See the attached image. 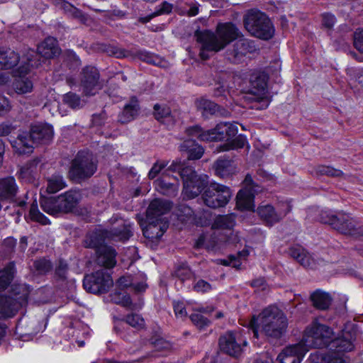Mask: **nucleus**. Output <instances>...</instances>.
<instances>
[{"label": "nucleus", "mask_w": 363, "mask_h": 363, "mask_svg": "<svg viewBox=\"0 0 363 363\" xmlns=\"http://www.w3.org/2000/svg\"><path fill=\"white\" fill-rule=\"evenodd\" d=\"M290 211L289 206H287L284 211H277L273 206L268 203L259 205L257 208V213L260 219L269 226L280 222Z\"/></svg>", "instance_id": "obj_16"}, {"label": "nucleus", "mask_w": 363, "mask_h": 363, "mask_svg": "<svg viewBox=\"0 0 363 363\" xmlns=\"http://www.w3.org/2000/svg\"><path fill=\"white\" fill-rule=\"evenodd\" d=\"M255 50L254 42L247 39L237 40L231 48L225 52V58L232 63L242 62L245 56Z\"/></svg>", "instance_id": "obj_13"}, {"label": "nucleus", "mask_w": 363, "mask_h": 363, "mask_svg": "<svg viewBox=\"0 0 363 363\" xmlns=\"http://www.w3.org/2000/svg\"><path fill=\"white\" fill-rule=\"evenodd\" d=\"M288 253L304 267H309L313 264L311 255L300 245L291 247Z\"/></svg>", "instance_id": "obj_35"}, {"label": "nucleus", "mask_w": 363, "mask_h": 363, "mask_svg": "<svg viewBox=\"0 0 363 363\" xmlns=\"http://www.w3.org/2000/svg\"><path fill=\"white\" fill-rule=\"evenodd\" d=\"M173 7V4L166 1H163L160 5L156 7L155 11L150 17L140 18V21L142 23H146L149 21L152 17L164 14H169L172 11Z\"/></svg>", "instance_id": "obj_51"}, {"label": "nucleus", "mask_w": 363, "mask_h": 363, "mask_svg": "<svg viewBox=\"0 0 363 363\" xmlns=\"http://www.w3.org/2000/svg\"><path fill=\"white\" fill-rule=\"evenodd\" d=\"M246 143V137L243 135H239L232 140L220 145V151L241 149L244 147Z\"/></svg>", "instance_id": "obj_48"}, {"label": "nucleus", "mask_w": 363, "mask_h": 363, "mask_svg": "<svg viewBox=\"0 0 363 363\" xmlns=\"http://www.w3.org/2000/svg\"><path fill=\"white\" fill-rule=\"evenodd\" d=\"M238 131L236 125L230 123H220L214 128L208 130L209 133L208 142L228 140L235 137Z\"/></svg>", "instance_id": "obj_17"}, {"label": "nucleus", "mask_w": 363, "mask_h": 363, "mask_svg": "<svg viewBox=\"0 0 363 363\" xmlns=\"http://www.w3.org/2000/svg\"><path fill=\"white\" fill-rule=\"evenodd\" d=\"M33 82L28 78L18 77L13 82V89L18 94L29 93L33 89Z\"/></svg>", "instance_id": "obj_49"}, {"label": "nucleus", "mask_w": 363, "mask_h": 363, "mask_svg": "<svg viewBox=\"0 0 363 363\" xmlns=\"http://www.w3.org/2000/svg\"><path fill=\"white\" fill-rule=\"evenodd\" d=\"M97 170V162L89 151L78 152L72 160L69 177L76 183H81L91 178Z\"/></svg>", "instance_id": "obj_6"}, {"label": "nucleus", "mask_w": 363, "mask_h": 363, "mask_svg": "<svg viewBox=\"0 0 363 363\" xmlns=\"http://www.w3.org/2000/svg\"><path fill=\"white\" fill-rule=\"evenodd\" d=\"M168 164L167 161L161 160V161H157L154 164L152 165V168L149 171L148 173V178L150 179H154L155 177H157L159 174L161 172L162 169H164Z\"/></svg>", "instance_id": "obj_60"}, {"label": "nucleus", "mask_w": 363, "mask_h": 363, "mask_svg": "<svg viewBox=\"0 0 363 363\" xmlns=\"http://www.w3.org/2000/svg\"><path fill=\"white\" fill-rule=\"evenodd\" d=\"M179 150L186 154L189 160H199L204 152L202 146L196 143L194 139H188L182 142L179 146Z\"/></svg>", "instance_id": "obj_31"}, {"label": "nucleus", "mask_w": 363, "mask_h": 363, "mask_svg": "<svg viewBox=\"0 0 363 363\" xmlns=\"http://www.w3.org/2000/svg\"><path fill=\"white\" fill-rule=\"evenodd\" d=\"M206 184L207 181L204 178L199 175L194 176L183 184L184 196L189 199L196 197L205 189Z\"/></svg>", "instance_id": "obj_22"}, {"label": "nucleus", "mask_w": 363, "mask_h": 363, "mask_svg": "<svg viewBox=\"0 0 363 363\" xmlns=\"http://www.w3.org/2000/svg\"><path fill=\"white\" fill-rule=\"evenodd\" d=\"M110 301L120 305L128 310H136L138 308L136 303H133L130 296L123 290L116 289L113 292L109 294Z\"/></svg>", "instance_id": "obj_33"}, {"label": "nucleus", "mask_w": 363, "mask_h": 363, "mask_svg": "<svg viewBox=\"0 0 363 363\" xmlns=\"http://www.w3.org/2000/svg\"><path fill=\"white\" fill-rule=\"evenodd\" d=\"M26 58V65H23L20 67L21 73H27L29 70L30 67H38L43 62H44V59L41 60V56L38 53V52H35L33 50H28L27 53L23 56V58Z\"/></svg>", "instance_id": "obj_39"}, {"label": "nucleus", "mask_w": 363, "mask_h": 363, "mask_svg": "<svg viewBox=\"0 0 363 363\" xmlns=\"http://www.w3.org/2000/svg\"><path fill=\"white\" fill-rule=\"evenodd\" d=\"M236 224V215L229 213L217 216L212 223V229L225 230L226 233L233 229Z\"/></svg>", "instance_id": "obj_34"}, {"label": "nucleus", "mask_w": 363, "mask_h": 363, "mask_svg": "<svg viewBox=\"0 0 363 363\" xmlns=\"http://www.w3.org/2000/svg\"><path fill=\"white\" fill-rule=\"evenodd\" d=\"M354 46L359 52H363V30L354 33Z\"/></svg>", "instance_id": "obj_64"}, {"label": "nucleus", "mask_w": 363, "mask_h": 363, "mask_svg": "<svg viewBox=\"0 0 363 363\" xmlns=\"http://www.w3.org/2000/svg\"><path fill=\"white\" fill-rule=\"evenodd\" d=\"M96 262L99 265L106 269H111L116 264V252L114 248L110 246L99 247L96 252Z\"/></svg>", "instance_id": "obj_24"}, {"label": "nucleus", "mask_w": 363, "mask_h": 363, "mask_svg": "<svg viewBox=\"0 0 363 363\" xmlns=\"http://www.w3.org/2000/svg\"><path fill=\"white\" fill-rule=\"evenodd\" d=\"M308 349L297 343L286 347L277 357L279 363H300Z\"/></svg>", "instance_id": "obj_18"}, {"label": "nucleus", "mask_w": 363, "mask_h": 363, "mask_svg": "<svg viewBox=\"0 0 363 363\" xmlns=\"http://www.w3.org/2000/svg\"><path fill=\"white\" fill-rule=\"evenodd\" d=\"M154 116L156 120L162 123H173L175 121L172 111L166 104H155L154 106Z\"/></svg>", "instance_id": "obj_38"}, {"label": "nucleus", "mask_w": 363, "mask_h": 363, "mask_svg": "<svg viewBox=\"0 0 363 363\" xmlns=\"http://www.w3.org/2000/svg\"><path fill=\"white\" fill-rule=\"evenodd\" d=\"M186 133L191 138H196L201 141L208 142L209 133L208 130H203L199 125L189 127L186 129Z\"/></svg>", "instance_id": "obj_54"}, {"label": "nucleus", "mask_w": 363, "mask_h": 363, "mask_svg": "<svg viewBox=\"0 0 363 363\" xmlns=\"http://www.w3.org/2000/svg\"><path fill=\"white\" fill-rule=\"evenodd\" d=\"M193 289L198 293H207L212 289V286L208 281L199 279L194 284Z\"/></svg>", "instance_id": "obj_62"}, {"label": "nucleus", "mask_w": 363, "mask_h": 363, "mask_svg": "<svg viewBox=\"0 0 363 363\" xmlns=\"http://www.w3.org/2000/svg\"><path fill=\"white\" fill-rule=\"evenodd\" d=\"M149 342L159 351L169 350L172 348L171 343L157 334L152 335L149 339Z\"/></svg>", "instance_id": "obj_53"}, {"label": "nucleus", "mask_w": 363, "mask_h": 363, "mask_svg": "<svg viewBox=\"0 0 363 363\" xmlns=\"http://www.w3.org/2000/svg\"><path fill=\"white\" fill-rule=\"evenodd\" d=\"M147 225L143 228V235L152 242H158L168 228V222L147 220Z\"/></svg>", "instance_id": "obj_21"}, {"label": "nucleus", "mask_w": 363, "mask_h": 363, "mask_svg": "<svg viewBox=\"0 0 363 363\" xmlns=\"http://www.w3.org/2000/svg\"><path fill=\"white\" fill-rule=\"evenodd\" d=\"M355 339L354 332L345 330L341 337L330 340L328 346L335 353L350 352L354 349L353 342Z\"/></svg>", "instance_id": "obj_19"}, {"label": "nucleus", "mask_w": 363, "mask_h": 363, "mask_svg": "<svg viewBox=\"0 0 363 363\" xmlns=\"http://www.w3.org/2000/svg\"><path fill=\"white\" fill-rule=\"evenodd\" d=\"M322 18V23L321 25L323 28L331 30L335 23H336V18L335 16L332 14L331 13H324L321 14Z\"/></svg>", "instance_id": "obj_61"}, {"label": "nucleus", "mask_w": 363, "mask_h": 363, "mask_svg": "<svg viewBox=\"0 0 363 363\" xmlns=\"http://www.w3.org/2000/svg\"><path fill=\"white\" fill-rule=\"evenodd\" d=\"M63 101L72 109H79L83 107L84 103L80 96L73 92H68L63 96Z\"/></svg>", "instance_id": "obj_52"}, {"label": "nucleus", "mask_w": 363, "mask_h": 363, "mask_svg": "<svg viewBox=\"0 0 363 363\" xmlns=\"http://www.w3.org/2000/svg\"><path fill=\"white\" fill-rule=\"evenodd\" d=\"M321 221L344 235L357 238L363 234V230L357 226L356 222L348 214L339 213L336 215H323Z\"/></svg>", "instance_id": "obj_8"}, {"label": "nucleus", "mask_w": 363, "mask_h": 363, "mask_svg": "<svg viewBox=\"0 0 363 363\" xmlns=\"http://www.w3.org/2000/svg\"><path fill=\"white\" fill-rule=\"evenodd\" d=\"M20 60L18 53L10 49L2 50L1 69H11L16 66Z\"/></svg>", "instance_id": "obj_41"}, {"label": "nucleus", "mask_w": 363, "mask_h": 363, "mask_svg": "<svg viewBox=\"0 0 363 363\" xmlns=\"http://www.w3.org/2000/svg\"><path fill=\"white\" fill-rule=\"evenodd\" d=\"M213 238L216 239V243H227L236 245L240 241V238L238 232H234L233 229L225 233H213Z\"/></svg>", "instance_id": "obj_44"}, {"label": "nucleus", "mask_w": 363, "mask_h": 363, "mask_svg": "<svg viewBox=\"0 0 363 363\" xmlns=\"http://www.w3.org/2000/svg\"><path fill=\"white\" fill-rule=\"evenodd\" d=\"M121 322H125L126 324L136 329L143 328L145 325L144 319L140 315L136 313L128 315L124 320H121Z\"/></svg>", "instance_id": "obj_58"}, {"label": "nucleus", "mask_w": 363, "mask_h": 363, "mask_svg": "<svg viewBox=\"0 0 363 363\" xmlns=\"http://www.w3.org/2000/svg\"><path fill=\"white\" fill-rule=\"evenodd\" d=\"M190 319L199 330H203L211 324V321L207 318L198 313L191 314Z\"/></svg>", "instance_id": "obj_59"}, {"label": "nucleus", "mask_w": 363, "mask_h": 363, "mask_svg": "<svg viewBox=\"0 0 363 363\" xmlns=\"http://www.w3.org/2000/svg\"><path fill=\"white\" fill-rule=\"evenodd\" d=\"M39 161L38 160H33L28 162L26 164L21 167L18 173L19 174V178L22 179H26L30 181L33 177V173L36 168Z\"/></svg>", "instance_id": "obj_50"}, {"label": "nucleus", "mask_w": 363, "mask_h": 363, "mask_svg": "<svg viewBox=\"0 0 363 363\" xmlns=\"http://www.w3.org/2000/svg\"><path fill=\"white\" fill-rule=\"evenodd\" d=\"M258 192L248 189H240L236 196V206L240 211H255V195Z\"/></svg>", "instance_id": "obj_29"}, {"label": "nucleus", "mask_w": 363, "mask_h": 363, "mask_svg": "<svg viewBox=\"0 0 363 363\" xmlns=\"http://www.w3.org/2000/svg\"><path fill=\"white\" fill-rule=\"evenodd\" d=\"M113 284V281L111 274L104 269L87 274L83 279L84 289L94 294L107 292Z\"/></svg>", "instance_id": "obj_10"}, {"label": "nucleus", "mask_w": 363, "mask_h": 363, "mask_svg": "<svg viewBox=\"0 0 363 363\" xmlns=\"http://www.w3.org/2000/svg\"><path fill=\"white\" fill-rule=\"evenodd\" d=\"M18 186L13 177H6L0 179V199L1 201H9L16 203L21 208L26 206L25 201H18L17 194Z\"/></svg>", "instance_id": "obj_14"}, {"label": "nucleus", "mask_w": 363, "mask_h": 363, "mask_svg": "<svg viewBox=\"0 0 363 363\" xmlns=\"http://www.w3.org/2000/svg\"><path fill=\"white\" fill-rule=\"evenodd\" d=\"M99 49L108 55L113 56L116 58L127 57L130 55L129 51L114 45L101 44Z\"/></svg>", "instance_id": "obj_45"}, {"label": "nucleus", "mask_w": 363, "mask_h": 363, "mask_svg": "<svg viewBox=\"0 0 363 363\" xmlns=\"http://www.w3.org/2000/svg\"><path fill=\"white\" fill-rule=\"evenodd\" d=\"M252 86L258 91H264L267 86V80L264 76L259 75L251 79Z\"/></svg>", "instance_id": "obj_63"}, {"label": "nucleus", "mask_w": 363, "mask_h": 363, "mask_svg": "<svg viewBox=\"0 0 363 363\" xmlns=\"http://www.w3.org/2000/svg\"><path fill=\"white\" fill-rule=\"evenodd\" d=\"M195 105L196 108L201 111L204 117H208V115L216 114L218 108V106L216 104L205 98L196 99Z\"/></svg>", "instance_id": "obj_42"}, {"label": "nucleus", "mask_w": 363, "mask_h": 363, "mask_svg": "<svg viewBox=\"0 0 363 363\" xmlns=\"http://www.w3.org/2000/svg\"><path fill=\"white\" fill-rule=\"evenodd\" d=\"M81 200V194L69 190L57 196L44 197L40 199L43 210L48 214L68 213L77 208Z\"/></svg>", "instance_id": "obj_4"}, {"label": "nucleus", "mask_w": 363, "mask_h": 363, "mask_svg": "<svg viewBox=\"0 0 363 363\" xmlns=\"http://www.w3.org/2000/svg\"><path fill=\"white\" fill-rule=\"evenodd\" d=\"M29 216L33 221L38 222L43 225H46L49 223L48 218L40 212L36 202H33L29 210Z\"/></svg>", "instance_id": "obj_55"}, {"label": "nucleus", "mask_w": 363, "mask_h": 363, "mask_svg": "<svg viewBox=\"0 0 363 363\" xmlns=\"http://www.w3.org/2000/svg\"><path fill=\"white\" fill-rule=\"evenodd\" d=\"M69 266L67 262L60 259L55 262L54 268V279L57 282H65L68 279Z\"/></svg>", "instance_id": "obj_40"}, {"label": "nucleus", "mask_w": 363, "mask_h": 363, "mask_svg": "<svg viewBox=\"0 0 363 363\" xmlns=\"http://www.w3.org/2000/svg\"><path fill=\"white\" fill-rule=\"evenodd\" d=\"M106 240L108 238V230L96 229L89 233L85 239V246L86 247L94 248L96 251L101 247L106 246L104 245Z\"/></svg>", "instance_id": "obj_28"}, {"label": "nucleus", "mask_w": 363, "mask_h": 363, "mask_svg": "<svg viewBox=\"0 0 363 363\" xmlns=\"http://www.w3.org/2000/svg\"><path fill=\"white\" fill-rule=\"evenodd\" d=\"M37 51L45 60L57 56L60 52V49L56 39L48 37L38 46Z\"/></svg>", "instance_id": "obj_30"}, {"label": "nucleus", "mask_w": 363, "mask_h": 363, "mask_svg": "<svg viewBox=\"0 0 363 363\" xmlns=\"http://www.w3.org/2000/svg\"><path fill=\"white\" fill-rule=\"evenodd\" d=\"M139 102L135 96L130 98L125 104L123 111L119 113L118 121L122 124L128 123L134 120L139 113Z\"/></svg>", "instance_id": "obj_27"}, {"label": "nucleus", "mask_w": 363, "mask_h": 363, "mask_svg": "<svg viewBox=\"0 0 363 363\" xmlns=\"http://www.w3.org/2000/svg\"><path fill=\"white\" fill-rule=\"evenodd\" d=\"M214 169L218 177L225 178L233 174L235 167L232 160L219 158L214 163Z\"/></svg>", "instance_id": "obj_37"}, {"label": "nucleus", "mask_w": 363, "mask_h": 363, "mask_svg": "<svg viewBox=\"0 0 363 363\" xmlns=\"http://www.w3.org/2000/svg\"><path fill=\"white\" fill-rule=\"evenodd\" d=\"M241 35L240 30L230 22L218 23L216 33L210 30H196L194 37L201 45L199 56L208 60L212 54L223 50L232 41Z\"/></svg>", "instance_id": "obj_1"}, {"label": "nucleus", "mask_w": 363, "mask_h": 363, "mask_svg": "<svg viewBox=\"0 0 363 363\" xmlns=\"http://www.w3.org/2000/svg\"><path fill=\"white\" fill-rule=\"evenodd\" d=\"M174 275L181 281H184L191 279L192 272L187 264L182 263L175 268Z\"/></svg>", "instance_id": "obj_57"}, {"label": "nucleus", "mask_w": 363, "mask_h": 363, "mask_svg": "<svg viewBox=\"0 0 363 363\" xmlns=\"http://www.w3.org/2000/svg\"><path fill=\"white\" fill-rule=\"evenodd\" d=\"M80 86L85 96H94L103 88L99 70L93 66L84 67L80 73Z\"/></svg>", "instance_id": "obj_11"}, {"label": "nucleus", "mask_w": 363, "mask_h": 363, "mask_svg": "<svg viewBox=\"0 0 363 363\" xmlns=\"http://www.w3.org/2000/svg\"><path fill=\"white\" fill-rule=\"evenodd\" d=\"M30 290L28 285L18 284L12 286L11 295L0 297V318L13 316L28 303Z\"/></svg>", "instance_id": "obj_5"}, {"label": "nucleus", "mask_w": 363, "mask_h": 363, "mask_svg": "<svg viewBox=\"0 0 363 363\" xmlns=\"http://www.w3.org/2000/svg\"><path fill=\"white\" fill-rule=\"evenodd\" d=\"M310 298L315 308L323 311L329 308L332 302V298L330 294L321 290H316L312 293Z\"/></svg>", "instance_id": "obj_36"}, {"label": "nucleus", "mask_w": 363, "mask_h": 363, "mask_svg": "<svg viewBox=\"0 0 363 363\" xmlns=\"http://www.w3.org/2000/svg\"><path fill=\"white\" fill-rule=\"evenodd\" d=\"M218 345L220 350L233 357H238L242 350V346L247 342L239 333L228 331L219 337Z\"/></svg>", "instance_id": "obj_12"}, {"label": "nucleus", "mask_w": 363, "mask_h": 363, "mask_svg": "<svg viewBox=\"0 0 363 363\" xmlns=\"http://www.w3.org/2000/svg\"><path fill=\"white\" fill-rule=\"evenodd\" d=\"M245 29L252 35L262 40L271 39L274 34V28L271 20L263 12L250 9L243 16Z\"/></svg>", "instance_id": "obj_3"}, {"label": "nucleus", "mask_w": 363, "mask_h": 363, "mask_svg": "<svg viewBox=\"0 0 363 363\" xmlns=\"http://www.w3.org/2000/svg\"><path fill=\"white\" fill-rule=\"evenodd\" d=\"M171 208V203L160 199H155L150 203L147 210V220L167 222L164 220L162 216L169 211Z\"/></svg>", "instance_id": "obj_20"}, {"label": "nucleus", "mask_w": 363, "mask_h": 363, "mask_svg": "<svg viewBox=\"0 0 363 363\" xmlns=\"http://www.w3.org/2000/svg\"><path fill=\"white\" fill-rule=\"evenodd\" d=\"M288 322L286 315L278 307L271 305L262 312L254 315L248 323L252 330L254 337H258L259 326L262 332L267 337L279 338L286 331Z\"/></svg>", "instance_id": "obj_2"}, {"label": "nucleus", "mask_w": 363, "mask_h": 363, "mask_svg": "<svg viewBox=\"0 0 363 363\" xmlns=\"http://www.w3.org/2000/svg\"><path fill=\"white\" fill-rule=\"evenodd\" d=\"M169 169L172 172H178L179 177L183 181V184L194 176L198 175L192 167L188 165L185 161L177 160L173 161L169 165Z\"/></svg>", "instance_id": "obj_32"}, {"label": "nucleus", "mask_w": 363, "mask_h": 363, "mask_svg": "<svg viewBox=\"0 0 363 363\" xmlns=\"http://www.w3.org/2000/svg\"><path fill=\"white\" fill-rule=\"evenodd\" d=\"M66 186V182L63 177L59 174L51 175L47 179V191L54 194Z\"/></svg>", "instance_id": "obj_43"}, {"label": "nucleus", "mask_w": 363, "mask_h": 363, "mask_svg": "<svg viewBox=\"0 0 363 363\" xmlns=\"http://www.w3.org/2000/svg\"><path fill=\"white\" fill-rule=\"evenodd\" d=\"M315 172L318 175H327L333 177H339L343 174L341 170L325 165H318L315 167Z\"/></svg>", "instance_id": "obj_56"}, {"label": "nucleus", "mask_w": 363, "mask_h": 363, "mask_svg": "<svg viewBox=\"0 0 363 363\" xmlns=\"http://www.w3.org/2000/svg\"><path fill=\"white\" fill-rule=\"evenodd\" d=\"M34 140L30 136L29 132H22L16 138L11 141L15 152L20 155L30 154L33 151Z\"/></svg>", "instance_id": "obj_25"}, {"label": "nucleus", "mask_w": 363, "mask_h": 363, "mask_svg": "<svg viewBox=\"0 0 363 363\" xmlns=\"http://www.w3.org/2000/svg\"><path fill=\"white\" fill-rule=\"evenodd\" d=\"M232 196L229 187L218 183H211L201 195L203 203L211 208L225 206Z\"/></svg>", "instance_id": "obj_9"}, {"label": "nucleus", "mask_w": 363, "mask_h": 363, "mask_svg": "<svg viewBox=\"0 0 363 363\" xmlns=\"http://www.w3.org/2000/svg\"><path fill=\"white\" fill-rule=\"evenodd\" d=\"M133 235V228L130 223L123 220L117 227L108 230V238L116 242H125Z\"/></svg>", "instance_id": "obj_26"}, {"label": "nucleus", "mask_w": 363, "mask_h": 363, "mask_svg": "<svg viewBox=\"0 0 363 363\" xmlns=\"http://www.w3.org/2000/svg\"><path fill=\"white\" fill-rule=\"evenodd\" d=\"M169 166L162 173L161 177L155 181L156 189L161 194L168 196H176L179 186V182L176 176L170 174Z\"/></svg>", "instance_id": "obj_15"}, {"label": "nucleus", "mask_w": 363, "mask_h": 363, "mask_svg": "<svg viewBox=\"0 0 363 363\" xmlns=\"http://www.w3.org/2000/svg\"><path fill=\"white\" fill-rule=\"evenodd\" d=\"M33 268L38 275H45L52 271L53 264L50 259L41 257L34 261Z\"/></svg>", "instance_id": "obj_46"}, {"label": "nucleus", "mask_w": 363, "mask_h": 363, "mask_svg": "<svg viewBox=\"0 0 363 363\" xmlns=\"http://www.w3.org/2000/svg\"><path fill=\"white\" fill-rule=\"evenodd\" d=\"M332 335L333 331L328 326L314 323L306 329L303 337L298 343L306 347L308 350L311 347H327Z\"/></svg>", "instance_id": "obj_7"}, {"label": "nucleus", "mask_w": 363, "mask_h": 363, "mask_svg": "<svg viewBox=\"0 0 363 363\" xmlns=\"http://www.w3.org/2000/svg\"><path fill=\"white\" fill-rule=\"evenodd\" d=\"M13 264L10 263L4 269L0 270V291L6 289L13 277Z\"/></svg>", "instance_id": "obj_47"}, {"label": "nucleus", "mask_w": 363, "mask_h": 363, "mask_svg": "<svg viewBox=\"0 0 363 363\" xmlns=\"http://www.w3.org/2000/svg\"><path fill=\"white\" fill-rule=\"evenodd\" d=\"M30 136L35 143H47L53 136V129L50 125L45 123H36L30 126Z\"/></svg>", "instance_id": "obj_23"}]
</instances>
